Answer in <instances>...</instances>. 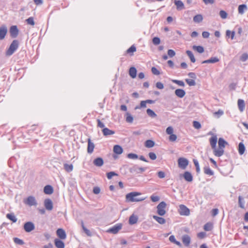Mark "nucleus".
I'll return each mask as SVG.
<instances>
[{"instance_id":"1","label":"nucleus","mask_w":248,"mask_h":248,"mask_svg":"<svg viewBox=\"0 0 248 248\" xmlns=\"http://www.w3.org/2000/svg\"><path fill=\"white\" fill-rule=\"evenodd\" d=\"M141 195V193L138 192H133L126 195V200L130 202H141L144 200L145 198H138L137 196Z\"/></svg>"},{"instance_id":"2","label":"nucleus","mask_w":248,"mask_h":248,"mask_svg":"<svg viewBox=\"0 0 248 248\" xmlns=\"http://www.w3.org/2000/svg\"><path fill=\"white\" fill-rule=\"evenodd\" d=\"M19 46V42L17 40H14L11 44L9 48L6 52L7 56H11L18 48Z\"/></svg>"},{"instance_id":"3","label":"nucleus","mask_w":248,"mask_h":248,"mask_svg":"<svg viewBox=\"0 0 248 248\" xmlns=\"http://www.w3.org/2000/svg\"><path fill=\"white\" fill-rule=\"evenodd\" d=\"M167 204L165 202H161L157 205L156 207L157 213L160 216H163L166 214L165 208Z\"/></svg>"},{"instance_id":"4","label":"nucleus","mask_w":248,"mask_h":248,"mask_svg":"<svg viewBox=\"0 0 248 248\" xmlns=\"http://www.w3.org/2000/svg\"><path fill=\"white\" fill-rule=\"evenodd\" d=\"M24 203L29 206H36L37 205V201L35 197L32 196H30L26 199H24Z\"/></svg>"},{"instance_id":"5","label":"nucleus","mask_w":248,"mask_h":248,"mask_svg":"<svg viewBox=\"0 0 248 248\" xmlns=\"http://www.w3.org/2000/svg\"><path fill=\"white\" fill-rule=\"evenodd\" d=\"M147 169L145 167H139L137 165H134L129 169V171L132 173L139 174L145 171Z\"/></svg>"},{"instance_id":"6","label":"nucleus","mask_w":248,"mask_h":248,"mask_svg":"<svg viewBox=\"0 0 248 248\" xmlns=\"http://www.w3.org/2000/svg\"><path fill=\"white\" fill-rule=\"evenodd\" d=\"M178 212L181 216H187L190 214L189 209L185 205L180 204L179 206Z\"/></svg>"},{"instance_id":"7","label":"nucleus","mask_w":248,"mask_h":248,"mask_svg":"<svg viewBox=\"0 0 248 248\" xmlns=\"http://www.w3.org/2000/svg\"><path fill=\"white\" fill-rule=\"evenodd\" d=\"M188 160L184 157H180L178 159V167L181 169L185 170L188 165Z\"/></svg>"},{"instance_id":"8","label":"nucleus","mask_w":248,"mask_h":248,"mask_svg":"<svg viewBox=\"0 0 248 248\" xmlns=\"http://www.w3.org/2000/svg\"><path fill=\"white\" fill-rule=\"evenodd\" d=\"M9 32L11 37L15 38L18 35L19 30L16 26L13 25L10 27Z\"/></svg>"},{"instance_id":"9","label":"nucleus","mask_w":248,"mask_h":248,"mask_svg":"<svg viewBox=\"0 0 248 248\" xmlns=\"http://www.w3.org/2000/svg\"><path fill=\"white\" fill-rule=\"evenodd\" d=\"M122 224H117L111 228H109L108 230V232L113 234H116L122 229Z\"/></svg>"},{"instance_id":"10","label":"nucleus","mask_w":248,"mask_h":248,"mask_svg":"<svg viewBox=\"0 0 248 248\" xmlns=\"http://www.w3.org/2000/svg\"><path fill=\"white\" fill-rule=\"evenodd\" d=\"M34 229L35 226L32 222H27L24 225V229L26 232H31Z\"/></svg>"},{"instance_id":"11","label":"nucleus","mask_w":248,"mask_h":248,"mask_svg":"<svg viewBox=\"0 0 248 248\" xmlns=\"http://www.w3.org/2000/svg\"><path fill=\"white\" fill-rule=\"evenodd\" d=\"M182 241L186 247H188L191 242V238L187 234H184L182 237Z\"/></svg>"},{"instance_id":"12","label":"nucleus","mask_w":248,"mask_h":248,"mask_svg":"<svg viewBox=\"0 0 248 248\" xmlns=\"http://www.w3.org/2000/svg\"><path fill=\"white\" fill-rule=\"evenodd\" d=\"M44 206L46 209L48 211H51L53 209V203L50 199H46L44 201Z\"/></svg>"},{"instance_id":"13","label":"nucleus","mask_w":248,"mask_h":248,"mask_svg":"<svg viewBox=\"0 0 248 248\" xmlns=\"http://www.w3.org/2000/svg\"><path fill=\"white\" fill-rule=\"evenodd\" d=\"M7 33V28L5 25H2L0 27V40H3Z\"/></svg>"},{"instance_id":"14","label":"nucleus","mask_w":248,"mask_h":248,"mask_svg":"<svg viewBox=\"0 0 248 248\" xmlns=\"http://www.w3.org/2000/svg\"><path fill=\"white\" fill-rule=\"evenodd\" d=\"M57 236L61 239H65L66 238V234L64 230L62 229L59 228L56 231Z\"/></svg>"},{"instance_id":"15","label":"nucleus","mask_w":248,"mask_h":248,"mask_svg":"<svg viewBox=\"0 0 248 248\" xmlns=\"http://www.w3.org/2000/svg\"><path fill=\"white\" fill-rule=\"evenodd\" d=\"M237 105L240 111L241 112H243L245 108V103L243 99H239L237 101Z\"/></svg>"},{"instance_id":"16","label":"nucleus","mask_w":248,"mask_h":248,"mask_svg":"<svg viewBox=\"0 0 248 248\" xmlns=\"http://www.w3.org/2000/svg\"><path fill=\"white\" fill-rule=\"evenodd\" d=\"M214 149V154L217 157H220L222 156L224 154V149L222 148L219 147L218 149H217L216 148Z\"/></svg>"},{"instance_id":"17","label":"nucleus","mask_w":248,"mask_h":248,"mask_svg":"<svg viewBox=\"0 0 248 248\" xmlns=\"http://www.w3.org/2000/svg\"><path fill=\"white\" fill-rule=\"evenodd\" d=\"M217 136L216 135H214L210 139V143L212 148V149H215L216 147V144L217 142Z\"/></svg>"},{"instance_id":"18","label":"nucleus","mask_w":248,"mask_h":248,"mask_svg":"<svg viewBox=\"0 0 248 248\" xmlns=\"http://www.w3.org/2000/svg\"><path fill=\"white\" fill-rule=\"evenodd\" d=\"M94 148V145L93 142H92L90 139L88 140V148H87V152L89 154H92Z\"/></svg>"},{"instance_id":"19","label":"nucleus","mask_w":248,"mask_h":248,"mask_svg":"<svg viewBox=\"0 0 248 248\" xmlns=\"http://www.w3.org/2000/svg\"><path fill=\"white\" fill-rule=\"evenodd\" d=\"M174 3L176 6L178 10H181L184 9V4L183 2L180 0H174Z\"/></svg>"},{"instance_id":"20","label":"nucleus","mask_w":248,"mask_h":248,"mask_svg":"<svg viewBox=\"0 0 248 248\" xmlns=\"http://www.w3.org/2000/svg\"><path fill=\"white\" fill-rule=\"evenodd\" d=\"M54 243H55V246L57 248H64V242L59 239H55L54 240Z\"/></svg>"},{"instance_id":"21","label":"nucleus","mask_w":248,"mask_h":248,"mask_svg":"<svg viewBox=\"0 0 248 248\" xmlns=\"http://www.w3.org/2000/svg\"><path fill=\"white\" fill-rule=\"evenodd\" d=\"M183 176L186 181L187 182H191L193 180V176L190 172L186 171L183 174Z\"/></svg>"},{"instance_id":"22","label":"nucleus","mask_w":248,"mask_h":248,"mask_svg":"<svg viewBox=\"0 0 248 248\" xmlns=\"http://www.w3.org/2000/svg\"><path fill=\"white\" fill-rule=\"evenodd\" d=\"M113 152L117 155H121L123 152L122 147L119 145H115L113 147Z\"/></svg>"},{"instance_id":"23","label":"nucleus","mask_w":248,"mask_h":248,"mask_svg":"<svg viewBox=\"0 0 248 248\" xmlns=\"http://www.w3.org/2000/svg\"><path fill=\"white\" fill-rule=\"evenodd\" d=\"M104 163L103 159L101 157H97L93 160V164L97 167H101Z\"/></svg>"},{"instance_id":"24","label":"nucleus","mask_w":248,"mask_h":248,"mask_svg":"<svg viewBox=\"0 0 248 248\" xmlns=\"http://www.w3.org/2000/svg\"><path fill=\"white\" fill-rule=\"evenodd\" d=\"M175 95L180 98H183L186 94L185 91L183 89H176L175 91Z\"/></svg>"},{"instance_id":"25","label":"nucleus","mask_w":248,"mask_h":248,"mask_svg":"<svg viewBox=\"0 0 248 248\" xmlns=\"http://www.w3.org/2000/svg\"><path fill=\"white\" fill-rule=\"evenodd\" d=\"M44 192L46 194H51L53 192V188L52 186L47 185L44 187Z\"/></svg>"},{"instance_id":"26","label":"nucleus","mask_w":248,"mask_h":248,"mask_svg":"<svg viewBox=\"0 0 248 248\" xmlns=\"http://www.w3.org/2000/svg\"><path fill=\"white\" fill-rule=\"evenodd\" d=\"M219 60L217 57H211L208 60H205L202 62V63H216L219 62Z\"/></svg>"},{"instance_id":"27","label":"nucleus","mask_w":248,"mask_h":248,"mask_svg":"<svg viewBox=\"0 0 248 248\" xmlns=\"http://www.w3.org/2000/svg\"><path fill=\"white\" fill-rule=\"evenodd\" d=\"M129 74L130 76L133 78H134L136 77L137 76V70L135 67H131L129 69Z\"/></svg>"},{"instance_id":"28","label":"nucleus","mask_w":248,"mask_h":248,"mask_svg":"<svg viewBox=\"0 0 248 248\" xmlns=\"http://www.w3.org/2000/svg\"><path fill=\"white\" fill-rule=\"evenodd\" d=\"M153 217L160 224H164L166 223L165 219L162 217H158L157 216H153Z\"/></svg>"},{"instance_id":"29","label":"nucleus","mask_w":248,"mask_h":248,"mask_svg":"<svg viewBox=\"0 0 248 248\" xmlns=\"http://www.w3.org/2000/svg\"><path fill=\"white\" fill-rule=\"evenodd\" d=\"M102 132L104 136H108L113 135L115 133V132L113 130H110L108 128H104L102 130Z\"/></svg>"},{"instance_id":"30","label":"nucleus","mask_w":248,"mask_h":248,"mask_svg":"<svg viewBox=\"0 0 248 248\" xmlns=\"http://www.w3.org/2000/svg\"><path fill=\"white\" fill-rule=\"evenodd\" d=\"M247 6L245 4H241L238 6V10L239 14L243 15L245 11L247 10Z\"/></svg>"},{"instance_id":"31","label":"nucleus","mask_w":248,"mask_h":248,"mask_svg":"<svg viewBox=\"0 0 248 248\" xmlns=\"http://www.w3.org/2000/svg\"><path fill=\"white\" fill-rule=\"evenodd\" d=\"M138 217L134 215H131L129 219V223L130 225H133L136 224L138 221Z\"/></svg>"},{"instance_id":"32","label":"nucleus","mask_w":248,"mask_h":248,"mask_svg":"<svg viewBox=\"0 0 248 248\" xmlns=\"http://www.w3.org/2000/svg\"><path fill=\"white\" fill-rule=\"evenodd\" d=\"M203 20L202 16L201 14L196 15L193 17V21L195 23H200Z\"/></svg>"},{"instance_id":"33","label":"nucleus","mask_w":248,"mask_h":248,"mask_svg":"<svg viewBox=\"0 0 248 248\" xmlns=\"http://www.w3.org/2000/svg\"><path fill=\"white\" fill-rule=\"evenodd\" d=\"M245 151V147L242 142H240L238 145V152L241 155H243Z\"/></svg>"},{"instance_id":"34","label":"nucleus","mask_w":248,"mask_h":248,"mask_svg":"<svg viewBox=\"0 0 248 248\" xmlns=\"http://www.w3.org/2000/svg\"><path fill=\"white\" fill-rule=\"evenodd\" d=\"M186 54L188 56L192 62L194 63L196 62V59L192 51L190 50H186Z\"/></svg>"},{"instance_id":"35","label":"nucleus","mask_w":248,"mask_h":248,"mask_svg":"<svg viewBox=\"0 0 248 248\" xmlns=\"http://www.w3.org/2000/svg\"><path fill=\"white\" fill-rule=\"evenodd\" d=\"M218 146L220 148H223L225 147V145L227 144V142L221 138H220L218 140Z\"/></svg>"},{"instance_id":"36","label":"nucleus","mask_w":248,"mask_h":248,"mask_svg":"<svg viewBox=\"0 0 248 248\" xmlns=\"http://www.w3.org/2000/svg\"><path fill=\"white\" fill-rule=\"evenodd\" d=\"M192 48L194 50H195L199 52V53H202L204 52V48L203 46H192Z\"/></svg>"},{"instance_id":"37","label":"nucleus","mask_w":248,"mask_h":248,"mask_svg":"<svg viewBox=\"0 0 248 248\" xmlns=\"http://www.w3.org/2000/svg\"><path fill=\"white\" fill-rule=\"evenodd\" d=\"M155 142L151 140H147L145 142V146L147 148H152L155 145Z\"/></svg>"},{"instance_id":"38","label":"nucleus","mask_w":248,"mask_h":248,"mask_svg":"<svg viewBox=\"0 0 248 248\" xmlns=\"http://www.w3.org/2000/svg\"><path fill=\"white\" fill-rule=\"evenodd\" d=\"M64 169L67 172H70L73 170V166L72 164H68L65 163L64 164Z\"/></svg>"},{"instance_id":"39","label":"nucleus","mask_w":248,"mask_h":248,"mask_svg":"<svg viewBox=\"0 0 248 248\" xmlns=\"http://www.w3.org/2000/svg\"><path fill=\"white\" fill-rule=\"evenodd\" d=\"M204 172L210 176H212L214 175V171L211 170V169L209 167H205L204 168Z\"/></svg>"},{"instance_id":"40","label":"nucleus","mask_w":248,"mask_h":248,"mask_svg":"<svg viewBox=\"0 0 248 248\" xmlns=\"http://www.w3.org/2000/svg\"><path fill=\"white\" fill-rule=\"evenodd\" d=\"M148 115L151 118H155L157 116L156 113L151 109L148 108L146 110Z\"/></svg>"},{"instance_id":"41","label":"nucleus","mask_w":248,"mask_h":248,"mask_svg":"<svg viewBox=\"0 0 248 248\" xmlns=\"http://www.w3.org/2000/svg\"><path fill=\"white\" fill-rule=\"evenodd\" d=\"M6 217L13 222H16L17 221V218L13 214H7Z\"/></svg>"},{"instance_id":"42","label":"nucleus","mask_w":248,"mask_h":248,"mask_svg":"<svg viewBox=\"0 0 248 248\" xmlns=\"http://www.w3.org/2000/svg\"><path fill=\"white\" fill-rule=\"evenodd\" d=\"M146 102L145 100L141 101L140 106H137L135 108V109H140L141 108H145L146 107Z\"/></svg>"},{"instance_id":"43","label":"nucleus","mask_w":248,"mask_h":248,"mask_svg":"<svg viewBox=\"0 0 248 248\" xmlns=\"http://www.w3.org/2000/svg\"><path fill=\"white\" fill-rule=\"evenodd\" d=\"M126 121L127 123H132L133 121V118L132 116L128 112L126 113Z\"/></svg>"},{"instance_id":"44","label":"nucleus","mask_w":248,"mask_h":248,"mask_svg":"<svg viewBox=\"0 0 248 248\" xmlns=\"http://www.w3.org/2000/svg\"><path fill=\"white\" fill-rule=\"evenodd\" d=\"M238 202H239V206L242 208H244V205H245V202L244 201L243 198L241 196H239L238 197Z\"/></svg>"},{"instance_id":"45","label":"nucleus","mask_w":248,"mask_h":248,"mask_svg":"<svg viewBox=\"0 0 248 248\" xmlns=\"http://www.w3.org/2000/svg\"><path fill=\"white\" fill-rule=\"evenodd\" d=\"M81 226H82V229L84 231V232L88 235V236H91V232L90 231V230H89L88 229H87L85 226H84V223L83 221H81Z\"/></svg>"},{"instance_id":"46","label":"nucleus","mask_w":248,"mask_h":248,"mask_svg":"<svg viewBox=\"0 0 248 248\" xmlns=\"http://www.w3.org/2000/svg\"><path fill=\"white\" fill-rule=\"evenodd\" d=\"M186 82L190 86H193L196 85V82L194 79H186Z\"/></svg>"},{"instance_id":"47","label":"nucleus","mask_w":248,"mask_h":248,"mask_svg":"<svg viewBox=\"0 0 248 248\" xmlns=\"http://www.w3.org/2000/svg\"><path fill=\"white\" fill-rule=\"evenodd\" d=\"M226 36L229 37H231V39H233L234 35H235V32L234 31H231L229 30H227L226 32Z\"/></svg>"},{"instance_id":"48","label":"nucleus","mask_w":248,"mask_h":248,"mask_svg":"<svg viewBox=\"0 0 248 248\" xmlns=\"http://www.w3.org/2000/svg\"><path fill=\"white\" fill-rule=\"evenodd\" d=\"M203 228L206 231H210L212 229V225L210 223H207L204 225Z\"/></svg>"},{"instance_id":"49","label":"nucleus","mask_w":248,"mask_h":248,"mask_svg":"<svg viewBox=\"0 0 248 248\" xmlns=\"http://www.w3.org/2000/svg\"><path fill=\"white\" fill-rule=\"evenodd\" d=\"M14 241L16 244L19 245H22L24 244V242L22 240L17 237L14 238Z\"/></svg>"},{"instance_id":"50","label":"nucleus","mask_w":248,"mask_h":248,"mask_svg":"<svg viewBox=\"0 0 248 248\" xmlns=\"http://www.w3.org/2000/svg\"><path fill=\"white\" fill-rule=\"evenodd\" d=\"M219 16L222 19H226L227 17L228 14L224 10L219 12Z\"/></svg>"},{"instance_id":"51","label":"nucleus","mask_w":248,"mask_h":248,"mask_svg":"<svg viewBox=\"0 0 248 248\" xmlns=\"http://www.w3.org/2000/svg\"><path fill=\"white\" fill-rule=\"evenodd\" d=\"M172 82L174 83L177 84L180 86L184 87L185 84L182 80H179L176 79L172 80Z\"/></svg>"},{"instance_id":"52","label":"nucleus","mask_w":248,"mask_h":248,"mask_svg":"<svg viewBox=\"0 0 248 248\" xmlns=\"http://www.w3.org/2000/svg\"><path fill=\"white\" fill-rule=\"evenodd\" d=\"M152 42L154 45H158L160 43V39L158 37H155L153 38Z\"/></svg>"},{"instance_id":"53","label":"nucleus","mask_w":248,"mask_h":248,"mask_svg":"<svg viewBox=\"0 0 248 248\" xmlns=\"http://www.w3.org/2000/svg\"><path fill=\"white\" fill-rule=\"evenodd\" d=\"M127 157L130 159H136L138 158V155L133 153H129L127 155Z\"/></svg>"},{"instance_id":"54","label":"nucleus","mask_w":248,"mask_h":248,"mask_svg":"<svg viewBox=\"0 0 248 248\" xmlns=\"http://www.w3.org/2000/svg\"><path fill=\"white\" fill-rule=\"evenodd\" d=\"M26 22L27 24L32 26H33L35 24L34 19L32 17H30L28 19H27Z\"/></svg>"},{"instance_id":"55","label":"nucleus","mask_w":248,"mask_h":248,"mask_svg":"<svg viewBox=\"0 0 248 248\" xmlns=\"http://www.w3.org/2000/svg\"><path fill=\"white\" fill-rule=\"evenodd\" d=\"M248 59V54L247 53H243L240 57V60L242 62H246Z\"/></svg>"},{"instance_id":"56","label":"nucleus","mask_w":248,"mask_h":248,"mask_svg":"<svg viewBox=\"0 0 248 248\" xmlns=\"http://www.w3.org/2000/svg\"><path fill=\"white\" fill-rule=\"evenodd\" d=\"M193 126L195 128L197 129L201 128L202 126L201 124L199 122L196 121L193 122Z\"/></svg>"},{"instance_id":"57","label":"nucleus","mask_w":248,"mask_h":248,"mask_svg":"<svg viewBox=\"0 0 248 248\" xmlns=\"http://www.w3.org/2000/svg\"><path fill=\"white\" fill-rule=\"evenodd\" d=\"M117 175H118V174L114 171H110V172H108L107 174V178L108 179H111L112 177L114 176H117Z\"/></svg>"},{"instance_id":"58","label":"nucleus","mask_w":248,"mask_h":248,"mask_svg":"<svg viewBox=\"0 0 248 248\" xmlns=\"http://www.w3.org/2000/svg\"><path fill=\"white\" fill-rule=\"evenodd\" d=\"M136 51V48L134 46L132 45L127 50V53H133Z\"/></svg>"},{"instance_id":"59","label":"nucleus","mask_w":248,"mask_h":248,"mask_svg":"<svg viewBox=\"0 0 248 248\" xmlns=\"http://www.w3.org/2000/svg\"><path fill=\"white\" fill-rule=\"evenodd\" d=\"M166 132L167 134L171 135L173 134V129L171 126H169L167 128Z\"/></svg>"},{"instance_id":"60","label":"nucleus","mask_w":248,"mask_h":248,"mask_svg":"<svg viewBox=\"0 0 248 248\" xmlns=\"http://www.w3.org/2000/svg\"><path fill=\"white\" fill-rule=\"evenodd\" d=\"M177 139V136L175 134H172L169 137V140L170 141H175Z\"/></svg>"},{"instance_id":"61","label":"nucleus","mask_w":248,"mask_h":248,"mask_svg":"<svg viewBox=\"0 0 248 248\" xmlns=\"http://www.w3.org/2000/svg\"><path fill=\"white\" fill-rule=\"evenodd\" d=\"M152 72L155 75H159L160 74L159 71L155 67H153L151 69Z\"/></svg>"},{"instance_id":"62","label":"nucleus","mask_w":248,"mask_h":248,"mask_svg":"<svg viewBox=\"0 0 248 248\" xmlns=\"http://www.w3.org/2000/svg\"><path fill=\"white\" fill-rule=\"evenodd\" d=\"M168 54L170 57L171 58L175 56V52L172 49H169L168 51Z\"/></svg>"},{"instance_id":"63","label":"nucleus","mask_w":248,"mask_h":248,"mask_svg":"<svg viewBox=\"0 0 248 248\" xmlns=\"http://www.w3.org/2000/svg\"><path fill=\"white\" fill-rule=\"evenodd\" d=\"M149 156L151 159L154 160L156 158V155L153 152H150L149 153Z\"/></svg>"},{"instance_id":"64","label":"nucleus","mask_w":248,"mask_h":248,"mask_svg":"<svg viewBox=\"0 0 248 248\" xmlns=\"http://www.w3.org/2000/svg\"><path fill=\"white\" fill-rule=\"evenodd\" d=\"M224 114V112L221 109H219L218 111H216L214 113L215 115H218V118H219L220 116H222Z\"/></svg>"}]
</instances>
